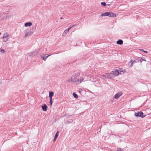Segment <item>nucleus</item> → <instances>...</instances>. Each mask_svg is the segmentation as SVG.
I'll return each instance as SVG.
<instances>
[{"instance_id":"nucleus-24","label":"nucleus","mask_w":151,"mask_h":151,"mask_svg":"<svg viewBox=\"0 0 151 151\" xmlns=\"http://www.w3.org/2000/svg\"><path fill=\"white\" fill-rule=\"evenodd\" d=\"M4 40L3 41V42H6L8 41V38H4Z\"/></svg>"},{"instance_id":"nucleus-8","label":"nucleus","mask_w":151,"mask_h":151,"mask_svg":"<svg viewBox=\"0 0 151 151\" xmlns=\"http://www.w3.org/2000/svg\"><path fill=\"white\" fill-rule=\"evenodd\" d=\"M122 95V93L121 92H119L115 95L114 98L116 99H117L119 98Z\"/></svg>"},{"instance_id":"nucleus-33","label":"nucleus","mask_w":151,"mask_h":151,"mask_svg":"<svg viewBox=\"0 0 151 151\" xmlns=\"http://www.w3.org/2000/svg\"><path fill=\"white\" fill-rule=\"evenodd\" d=\"M63 19V17H61L60 18V19Z\"/></svg>"},{"instance_id":"nucleus-5","label":"nucleus","mask_w":151,"mask_h":151,"mask_svg":"<svg viewBox=\"0 0 151 151\" xmlns=\"http://www.w3.org/2000/svg\"><path fill=\"white\" fill-rule=\"evenodd\" d=\"M119 70H115L114 71H112V74H113L114 76H118L119 74Z\"/></svg>"},{"instance_id":"nucleus-9","label":"nucleus","mask_w":151,"mask_h":151,"mask_svg":"<svg viewBox=\"0 0 151 151\" xmlns=\"http://www.w3.org/2000/svg\"><path fill=\"white\" fill-rule=\"evenodd\" d=\"M42 107L43 110L44 111H46L47 109V106L46 105L44 104L42 105Z\"/></svg>"},{"instance_id":"nucleus-32","label":"nucleus","mask_w":151,"mask_h":151,"mask_svg":"<svg viewBox=\"0 0 151 151\" xmlns=\"http://www.w3.org/2000/svg\"><path fill=\"white\" fill-rule=\"evenodd\" d=\"M68 82H70V81H71V79H70V80H68Z\"/></svg>"},{"instance_id":"nucleus-34","label":"nucleus","mask_w":151,"mask_h":151,"mask_svg":"<svg viewBox=\"0 0 151 151\" xmlns=\"http://www.w3.org/2000/svg\"><path fill=\"white\" fill-rule=\"evenodd\" d=\"M72 122V120H71V122Z\"/></svg>"},{"instance_id":"nucleus-27","label":"nucleus","mask_w":151,"mask_h":151,"mask_svg":"<svg viewBox=\"0 0 151 151\" xmlns=\"http://www.w3.org/2000/svg\"><path fill=\"white\" fill-rule=\"evenodd\" d=\"M80 80V82L81 83L83 81V80H84L83 79V78H81V79Z\"/></svg>"},{"instance_id":"nucleus-26","label":"nucleus","mask_w":151,"mask_h":151,"mask_svg":"<svg viewBox=\"0 0 151 151\" xmlns=\"http://www.w3.org/2000/svg\"><path fill=\"white\" fill-rule=\"evenodd\" d=\"M50 105H52V100H50Z\"/></svg>"},{"instance_id":"nucleus-7","label":"nucleus","mask_w":151,"mask_h":151,"mask_svg":"<svg viewBox=\"0 0 151 151\" xmlns=\"http://www.w3.org/2000/svg\"><path fill=\"white\" fill-rule=\"evenodd\" d=\"M75 25H74L73 26H72L68 28L67 29H65L63 34V35H66L67 34V33L68 32L69 30L72 27H73Z\"/></svg>"},{"instance_id":"nucleus-15","label":"nucleus","mask_w":151,"mask_h":151,"mask_svg":"<svg viewBox=\"0 0 151 151\" xmlns=\"http://www.w3.org/2000/svg\"><path fill=\"white\" fill-rule=\"evenodd\" d=\"M109 14V12H106L104 13H102L101 14V16H108Z\"/></svg>"},{"instance_id":"nucleus-30","label":"nucleus","mask_w":151,"mask_h":151,"mask_svg":"<svg viewBox=\"0 0 151 151\" xmlns=\"http://www.w3.org/2000/svg\"><path fill=\"white\" fill-rule=\"evenodd\" d=\"M141 50L142 51H143L144 52L146 53H147V51H144V50H143L142 49H141Z\"/></svg>"},{"instance_id":"nucleus-14","label":"nucleus","mask_w":151,"mask_h":151,"mask_svg":"<svg viewBox=\"0 0 151 151\" xmlns=\"http://www.w3.org/2000/svg\"><path fill=\"white\" fill-rule=\"evenodd\" d=\"M32 25L31 22H27L24 25L26 27H29Z\"/></svg>"},{"instance_id":"nucleus-6","label":"nucleus","mask_w":151,"mask_h":151,"mask_svg":"<svg viewBox=\"0 0 151 151\" xmlns=\"http://www.w3.org/2000/svg\"><path fill=\"white\" fill-rule=\"evenodd\" d=\"M33 32L31 31H30L26 33L24 37L26 38L27 36L31 35L32 34Z\"/></svg>"},{"instance_id":"nucleus-35","label":"nucleus","mask_w":151,"mask_h":151,"mask_svg":"<svg viewBox=\"0 0 151 151\" xmlns=\"http://www.w3.org/2000/svg\"><path fill=\"white\" fill-rule=\"evenodd\" d=\"M1 34V33H0V35Z\"/></svg>"},{"instance_id":"nucleus-1","label":"nucleus","mask_w":151,"mask_h":151,"mask_svg":"<svg viewBox=\"0 0 151 151\" xmlns=\"http://www.w3.org/2000/svg\"><path fill=\"white\" fill-rule=\"evenodd\" d=\"M80 73L78 72H76L73 74L71 78V81L76 82L77 78L80 76Z\"/></svg>"},{"instance_id":"nucleus-11","label":"nucleus","mask_w":151,"mask_h":151,"mask_svg":"<svg viewBox=\"0 0 151 151\" xmlns=\"http://www.w3.org/2000/svg\"><path fill=\"white\" fill-rule=\"evenodd\" d=\"M108 16L110 17H115L116 16V14H115L111 12H109V14Z\"/></svg>"},{"instance_id":"nucleus-16","label":"nucleus","mask_w":151,"mask_h":151,"mask_svg":"<svg viewBox=\"0 0 151 151\" xmlns=\"http://www.w3.org/2000/svg\"><path fill=\"white\" fill-rule=\"evenodd\" d=\"M116 43L118 45H121L123 43V41L121 40H119L117 41Z\"/></svg>"},{"instance_id":"nucleus-2","label":"nucleus","mask_w":151,"mask_h":151,"mask_svg":"<svg viewBox=\"0 0 151 151\" xmlns=\"http://www.w3.org/2000/svg\"><path fill=\"white\" fill-rule=\"evenodd\" d=\"M9 16L4 12L1 13L0 14V17L1 18V20H5L7 18H9Z\"/></svg>"},{"instance_id":"nucleus-10","label":"nucleus","mask_w":151,"mask_h":151,"mask_svg":"<svg viewBox=\"0 0 151 151\" xmlns=\"http://www.w3.org/2000/svg\"><path fill=\"white\" fill-rule=\"evenodd\" d=\"M106 77L109 78H112L114 76L113 74H112V72H111V73H110L106 74Z\"/></svg>"},{"instance_id":"nucleus-12","label":"nucleus","mask_w":151,"mask_h":151,"mask_svg":"<svg viewBox=\"0 0 151 151\" xmlns=\"http://www.w3.org/2000/svg\"><path fill=\"white\" fill-rule=\"evenodd\" d=\"M51 55H50L47 56H46L45 57L44 56H45V55H42L41 56V58L43 59V60H46L47 58L50 56Z\"/></svg>"},{"instance_id":"nucleus-25","label":"nucleus","mask_w":151,"mask_h":151,"mask_svg":"<svg viewBox=\"0 0 151 151\" xmlns=\"http://www.w3.org/2000/svg\"><path fill=\"white\" fill-rule=\"evenodd\" d=\"M0 52L1 53H4L5 52V51L4 50L1 49V50Z\"/></svg>"},{"instance_id":"nucleus-21","label":"nucleus","mask_w":151,"mask_h":151,"mask_svg":"<svg viewBox=\"0 0 151 151\" xmlns=\"http://www.w3.org/2000/svg\"><path fill=\"white\" fill-rule=\"evenodd\" d=\"M133 61L132 60H130V61L129 63L128 64L129 65H130L131 64V65H132L133 64Z\"/></svg>"},{"instance_id":"nucleus-29","label":"nucleus","mask_w":151,"mask_h":151,"mask_svg":"<svg viewBox=\"0 0 151 151\" xmlns=\"http://www.w3.org/2000/svg\"><path fill=\"white\" fill-rule=\"evenodd\" d=\"M49 97L50 98V100H52V96H49Z\"/></svg>"},{"instance_id":"nucleus-4","label":"nucleus","mask_w":151,"mask_h":151,"mask_svg":"<svg viewBox=\"0 0 151 151\" xmlns=\"http://www.w3.org/2000/svg\"><path fill=\"white\" fill-rule=\"evenodd\" d=\"M40 49H38L33 52H32L28 54L29 55L33 57L36 55L39 52Z\"/></svg>"},{"instance_id":"nucleus-20","label":"nucleus","mask_w":151,"mask_h":151,"mask_svg":"<svg viewBox=\"0 0 151 151\" xmlns=\"http://www.w3.org/2000/svg\"><path fill=\"white\" fill-rule=\"evenodd\" d=\"M59 133V132L58 131L55 134V138H57L58 135Z\"/></svg>"},{"instance_id":"nucleus-31","label":"nucleus","mask_w":151,"mask_h":151,"mask_svg":"<svg viewBox=\"0 0 151 151\" xmlns=\"http://www.w3.org/2000/svg\"><path fill=\"white\" fill-rule=\"evenodd\" d=\"M57 138H55V137L54 138V139L53 141H55L56 140V139Z\"/></svg>"},{"instance_id":"nucleus-23","label":"nucleus","mask_w":151,"mask_h":151,"mask_svg":"<svg viewBox=\"0 0 151 151\" xmlns=\"http://www.w3.org/2000/svg\"><path fill=\"white\" fill-rule=\"evenodd\" d=\"M101 4L104 6H105L106 5V3L104 2H102Z\"/></svg>"},{"instance_id":"nucleus-13","label":"nucleus","mask_w":151,"mask_h":151,"mask_svg":"<svg viewBox=\"0 0 151 151\" xmlns=\"http://www.w3.org/2000/svg\"><path fill=\"white\" fill-rule=\"evenodd\" d=\"M9 37V35H8L7 33H6L3 35V36L1 38L2 39H4V38H8Z\"/></svg>"},{"instance_id":"nucleus-17","label":"nucleus","mask_w":151,"mask_h":151,"mask_svg":"<svg viewBox=\"0 0 151 151\" xmlns=\"http://www.w3.org/2000/svg\"><path fill=\"white\" fill-rule=\"evenodd\" d=\"M119 74L122 75L124 74L126 72V71L125 70H122V69H120L119 70Z\"/></svg>"},{"instance_id":"nucleus-18","label":"nucleus","mask_w":151,"mask_h":151,"mask_svg":"<svg viewBox=\"0 0 151 151\" xmlns=\"http://www.w3.org/2000/svg\"><path fill=\"white\" fill-rule=\"evenodd\" d=\"M73 95L74 97L75 98H77L78 97V96L75 93H73Z\"/></svg>"},{"instance_id":"nucleus-19","label":"nucleus","mask_w":151,"mask_h":151,"mask_svg":"<svg viewBox=\"0 0 151 151\" xmlns=\"http://www.w3.org/2000/svg\"><path fill=\"white\" fill-rule=\"evenodd\" d=\"M54 95V93L53 92L51 91L49 93V96H53Z\"/></svg>"},{"instance_id":"nucleus-28","label":"nucleus","mask_w":151,"mask_h":151,"mask_svg":"<svg viewBox=\"0 0 151 151\" xmlns=\"http://www.w3.org/2000/svg\"><path fill=\"white\" fill-rule=\"evenodd\" d=\"M101 76H103L104 77V78H105V79H106V75H101Z\"/></svg>"},{"instance_id":"nucleus-22","label":"nucleus","mask_w":151,"mask_h":151,"mask_svg":"<svg viewBox=\"0 0 151 151\" xmlns=\"http://www.w3.org/2000/svg\"><path fill=\"white\" fill-rule=\"evenodd\" d=\"M78 84H80L81 83L80 82V79H76V82Z\"/></svg>"},{"instance_id":"nucleus-3","label":"nucleus","mask_w":151,"mask_h":151,"mask_svg":"<svg viewBox=\"0 0 151 151\" xmlns=\"http://www.w3.org/2000/svg\"><path fill=\"white\" fill-rule=\"evenodd\" d=\"M143 113L141 111L138 112H135L134 114L135 116L140 117L141 118H143L146 115L143 116Z\"/></svg>"}]
</instances>
